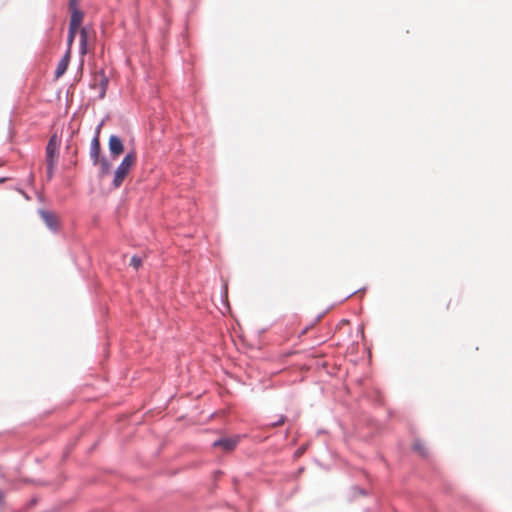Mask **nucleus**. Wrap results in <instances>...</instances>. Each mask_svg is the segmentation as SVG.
<instances>
[{
	"label": "nucleus",
	"instance_id": "obj_9",
	"mask_svg": "<svg viewBox=\"0 0 512 512\" xmlns=\"http://www.w3.org/2000/svg\"><path fill=\"white\" fill-rule=\"evenodd\" d=\"M97 165L100 168L101 176H104V175L109 173V171H110V163L108 162V160L105 157L99 158V161H98Z\"/></svg>",
	"mask_w": 512,
	"mask_h": 512
},
{
	"label": "nucleus",
	"instance_id": "obj_13",
	"mask_svg": "<svg viewBox=\"0 0 512 512\" xmlns=\"http://www.w3.org/2000/svg\"><path fill=\"white\" fill-rule=\"evenodd\" d=\"M78 1L79 0H70L69 1V8H70V10H79L78 9Z\"/></svg>",
	"mask_w": 512,
	"mask_h": 512
},
{
	"label": "nucleus",
	"instance_id": "obj_3",
	"mask_svg": "<svg viewBox=\"0 0 512 512\" xmlns=\"http://www.w3.org/2000/svg\"><path fill=\"white\" fill-rule=\"evenodd\" d=\"M100 128L101 126H98L96 135L91 141L90 145V158L92 159V162L94 165L98 164L100 153H101V146H100V140H99V134H100Z\"/></svg>",
	"mask_w": 512,
	"mask_h": 512
},
{
	"label": "nucleus",
	"instance_id": "obj_16",
	"mask_svg": "<svg viewBox=\"0 0 512 512\" xmlns=\"http://www.w3.org/2000/svg\"><path fill=\"white\" fill-rule=\"evenodd\" d=\"M414 447H415V449H416L417 451H419L421 454H424V448H423L422 444H420V443H415Z\"/></svg>",
	"mask_w": 512,
	"mask_h": 512
},
{
	"label": "nucleus",
	"instance_id": "obj_1",
	"mask_svg": "<svg viewBox=\"0 0 512 512\" xmlns=\"http://www.w3.org/2000/svg\"><path fill=\"white\" fill-rule=\"evenodd\" d=\"M135 164L136 153L134 151L127 153L115 171L113 179V186L115 188H118L122 185L123 181Z\"/></svg>",
	"mask_w": 512,
	"mask_h": 512
},
{
	"label": "nucleus",
	"instance_id": "obj_8",
	"mask_svg": "<svg viewBox=\"0 0 512 512\" xmlns=\"http://www.w3.org/2000/svg\"><path fill=\"white\" fill-rule=\"evenodd\" d=\"M71 11V18H70V23L69 25L71 26H76L78 28H80L81 26V23L83 21V13L81 10H70Z\"/></svg>",
	"mask_w": 512,
	"mask_h": 512
},
{
	"label": "nucleus",
	"instance_id": "obj_17",
	"mask_svg": "<svg viewBox=\"0 0 512 512\" xmlns=\"http://www.w3.org/2000/svg\"><path fill=\"white\" fill-rule=\"evenodd\" d=\"M284 422H285V417L284 416H280L279 420L277 422L273 423L272 425L273 426H279V425L284 424Z\"/></svg>",
	"mask_w": 512,
	"mask_h": 512
},
{
	"label": "nucleus",
	"instance_id": "obj_2",
	"mask_svg": "<svg viewBox=\"0 0 512 512\" xmlns=\"http://www.w3.org/2000/svg\"><path fill=\"white\" fill-rule=\"evenodd\" d=\"M58 149H59V141L57 137L53 135L46 146V165H47V176L49 179L52 178L54 169L57 165L58 161Z\"/></svg>",
	"mask_w": 512,
	"mask_h": 512
},
{
	"label": "nucleus",
	"instance_id": "obj_10",
	"mask_svg": "<svg viewBox=\"0 0 512 512\" xmlns=\"http://www.w3.org/2000/svg\"><path fill=\"white\" fill-rule=\"evenodd\" d=\"M95 81H99V84L101 85V87L103 89V92H102V96H103L104 92H105V88L108 84V79L105 77L103 72H100L95 76Z\"/></svg>",
	"mask_w": 512,
	"mask_h": 512
},
{
	"label": "nucleus",
	"instance_id": "obj_11",
	"mask_svg": "<svg viewBox=\"0 0 512 512\" xmlns=\"http://www.w3.org/2000/svg\"><path fill=\"white\" fill-rule=\"evenodd\" d=\"M239 439V436L226 438V451L233 450L236 447Z\"/></svg>",
	"mask_w": 512,
	"mask_h": 512
},
{
	"label": "nucleus",
	"instance_id": "obj_6",
	"mask_svg": "<svg viewBox=\"0 0 512 512\" xmlns=\"http://www.w3.org/2000/svg\"><path fill=\"white\" fill-rule=\"evenodd\" d=\"M71 54L70 51H66L62 59L59 61L57 68L55 70V78L58 79L63 76L68 68L70 62Z\"/></svg>",
	"mask_w": 512,
	"mask_h": 512
},
{
	"label": "nucleus",
	"instance_id": "obj_5",
	"mask_svg": "<svg viewBox=\"0 0 512 512\" xmlns=\"http://www.w3.org/2000/svg\"><path fill=\"white\" fill-rule=\"evenodd\" d=\"M39 213L42 220L50 229L57 230L59 226V218L55 213L46 210H41Z\"/></svg>",
	"mask_w": 512,
	"mask_h": 512
},
{
	"label": "nucleus",
	"instance_id": "obj_12",
	"mask_svg": "<svg viewBox=\"0 0 512 512\" xmlns=\"http://www.w3.org/2000/svg\"><path fill=\"white\" fill-rule=\"evenodd\" d=\"M131 266H133L135 269H138L142 265V260L138 256H133L130 261Z\"/></svg>",
	"mask_w": 512,
	"mask_h": 512
},
{
	"label": "nucleus",
	"instance_id": "obj_20",
	"mask_svg": "<svg viewBox=\"0 0 512 512\" xmlns=\"http://www.w3.org/2000/svg\"><path fill=\"white\" fill-rule=\"evenodd\" d=\"M5 180V178H0V183L4 182Z\"/></svg>",
	"mask_w": 512,
	"mask_h": 512
},
{
	"label": "nucleus",
	"instance_id": "obj_18",
	"mask_svg": "<svg viewBox=\"0 0 512 512\" xmlns=\"http://www.w3.org/2000/svg\"><path fill=\"white\" fill-rule=\"evenodd\" d=\"M224 444V439L223 438H219L218 440H216L214 442V446H220V445H223Z\"/></svg>",
	"mask_w": 512,
	"mask_h": 512
},
{
	"label": "nucleus",
	"instance_id": "obj_4",
	"mask_svg": "<svg viewBox=\"0 0 512 512\" xmlns=\"http://www.w3.org/2000/svg\"><path fill=\"white\" fill-rule=\"evenodd\" d=\"M108 145H109L110 153L114 157H117V156L121 155L124 152L123 142L116 135H111L110 136Z\"/></svg>",
	"mask_w": 512,
	"mask_h": 512
},
{
	"label": "nucleus",
	"instance_id": "obj_19",
	"mask_svg": "<svg viewBox=\"0 0 512 512\" xmlns=\"http://www.w3.org/2000/svg\"><path fill=\"white\" fill-rule=\"evenodd\" d=\"M2 500H3V494H2V492L0 491V503L2 502Z\"/></svg>",
	"mask_w": 512,
	"mask_h": 512
},
{
	"label": "nucleus",
	"instance_id": "obj_14",
	"mask_svg": "<svg viewBox=\"0 0 512 512\" xmlns=\"http://www.w3.org/2000/svg\"><path fill=\"white\" fill-rule=\"evenodd\" d=\"M74 39H75V36L68 35V39H67L68 49H67V51L71 52V47H72V44L74 42Z\"/></svg>",
	"mask_w": 512,
	"mask_h": 512
},
{
	"label": "nucleus",
	"instance_id": "obj_7",
	"mask_svg": "<svg viewBox=\"0 0 512 512\" xmlns=\"http://www.w3.org/2000/svg\"><path fill=\"white\" fill-rule=\"evenodd\" d=\"M89 31L86 27L80 30V53L85 55L88 52Z\"/></svg>",
	"mask_w": 512,
	"mask_h": 512
},
{
	"label": "nucleus",
	"instance_id": "obj_15",
	"mask_svg": "<svg viewBox=\"0 0 512 512\" xmlns=\"http://www.w3.org/2000/svg\"><path fill=\"white\" fill-rule=\"evenodd\" d=\"M78 27L69 25V32L68 35L76 36V33L78 31Z\"/></svg>",
	"mask_w": 512,
	"mask_h": 512
}]
</instances>
